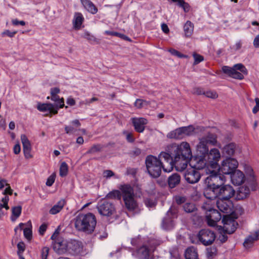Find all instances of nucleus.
I'll return each mask as SVG.
<instances>
[{
  "label": "nucleus",
  "mask_w": 259,
  "mask_h": 259,
  "mask_svg": "<svg viewBox=\"0 0 259 259\" xmlns=\"http://www.w3.org/2000/svg\"><path fill=\"white\" fill-rule=\"evenodd\" d=\"M68 171V167L67 163L65 162H63L60 167V176L62 177H65Z\"/></svg>",
  "instance_id": "nucleus-43"
},
{
  "label": "nucleus",
  "mask_w": 259,
  "mask_h": 259,
  "mask_svg": "<svg viewBox=\"0 0 259 259\" xmlns=\"http://www.w3.org/2000/svg\"><path fill=\"white\" fill-rule=\"evenodd\" d=\"M134 105L138 108H142L148 105V102L142 99H137Z\"/></svg>",
  "instance_id": "nucleus-48"
},
{
  "label": "nucleus",
  "mask_w": 259,
  "mask_h": 259,
  "mask_svg": "<svg viewBox=\"0 0 259 259\" xmlns=\"http://www.w3.org/2000/svg\"><path fill=\"white\" fill-rule=\"evenodd\" d=\"M9 200V198L8 196H5L1 200L2 203H0V218L5 214V212L4 209H5L6 210L9 209L8 205Z\"/></svg>",
  "instance_id": "nucleus-36"
},
{
  "label": "nucleus",
  "mask_w": 259,
  "mask_h": 259,
  "mask_svg": "<svg viewBox=\"0 0 259 259\" xmlns=\"http://www.w3.org/2000/svg\"><path fill=\"white\" fill-rule=\"evenodd\" d=\"M168 153L161 152L158 155V159L163 163V170L165 172H169L173 169L175 165V158L171 153Z\"/></svg>",
  "instance_id": "nucleus-10"
},
{
  "label": "nucleus",
  "mask_w": 259,
  "mask_h": 259,
  "mask_svg": "<svg viewBox=\"0 0 259 259\" xmlns=\"http://www.w3.org/2000/svg\"><path fill=\"white\" fill-rule=\"evenodd\" d=\"M120 189L126 207L130 210H134L137 207V203L134 199L133 188L129 185H124L121 186Z\"/></svg>",
  "instance_id": "nucleus-6"
},
{
  "label": "nucleus",
  "mask_w": 259,
  "mask_h": 259,
  "mask_svg": "<svg viewBox=\"0 0 259 259\" xmlns=\"http://www.w3.org/2000/svg\"><path fill=\"white\" fill-rule=\"evenodd\" d=\"M217 253V249L214 247L207 248L206 250V255L209 259H212Z\"/></svg>",
  "instance_id": "nucleus-49"
},
{
  "label": "nucleus",
  "mask_w": 259,
  "mask_h": 259,
  "mask_svg": "<svg viewBox=\"0 0 259 259\" xmlns=\"http://www.w3.org/2000/svg\"><path fill=\"white\" fill-rule=\"evenodd\" d=\"M180 176L176 173L169 177L168 179V184L170 188H174L180 184Z\"/></svg>",
  "instance_id": "nucleus-29"
},
{
  "label": "nucleus",
  "mask_w": 259,
  "mask_h": 259,
  "mask_svg": "<svg viewBox=\"0 0 259 259\" xmlns=\"http://www.w3.org/2000/svg\"><path fill=\"white\" fill-rule=\"evenodd\" d=\"M222 71L224 73L235 79H242L244 78L243 75L238 71H235L233 67L225 66L222 67Z\"/></svg>",
  "instance_id": "nucleus-25"
},
{
  "label": "nucleus",
  "mask_w": 259,
  "mask_h": 259,
  "mask_svg": "<svg viewBox=\"0 0 259 259\" xmlns=\"http://www.w3.org/2000/svg\"><path fill=\"white\" fill-rule=\"evenodd\" d=\"M145 163L147 171L151 177L156 178L160 176L161 168H163V163L156 157L151 155L147 156Z\"/></svg>",
  "instance_id": "nucleus-5"
},
{
  "label": "nucleus",
  "mask_w": 259,
  "mask_h": 259,
  "mask_svg": "<svg viewBox=\"0 0 259 259\" xmlns=\"http://www.w3.org/2000/svg\"><path fill=\"white\" fill-rule=\"evenodd\" d=\"M183 209L187 213L195 212L197 208L194 203H186L183 206Z\"/></svg>",
  "instance_id": "nucleus-40"
},
{
  "label": "nucleus",
  "mask_w": 259,
  "mask_h": 259,
  "mask_svg": "<svg viewBox=\"0 0 259 259\" xmlns=\"http://www.w3.org/2000/svg\"><path fill=\"white\" fill-rule=\"evenodd\" d=\"M201 176L200 172L192 168L187 169L184 174V178L185 180L190 184H195L197 183Z\"/></svg>",
  "instance_id": "nucleus-14"
},
{
  "label": "nucleus",
  "mask_w": 259,
  "mask_h": 259,
  "mask_svg": "<svg viewBox=\"0 0 259 259\" xmlns=\"http://www.w3.org/2000/svg\"><path fill=\"white\" fill-rule=\"evenodd\" d=\"M80 243L75 240H67V252L70 254L76 253L79 251Z\"/></svg>",
  "instance_id": "nucleus-26"
},
{
  "label": "nucleus",
  "mask_w": 259,
  "mask_h": 259,
  "mask_svg": "<svg viewBox=\"0 0 259 259\" xmlns=\"http://www.w3.org/2000/svg\"><path fill=\"white\" fill-rule=\"evenodd\" d=\"M176 214H173L171 210H169L166 214V216L163 219L162 223V227L164 229L170 230L174 227V221L172 218L175 217Z\"/></svg>",
  "instance_id": "nucleus-23"
},
{
  "label": "nucleus",
  "mask_w": 259,
  "mask_h": 259,
  "mask_svg": "<svg viewBox=\"0 0 259 259\" xmlns=\"http://www.w3.org/2000/svg\"><path fill=\"white\" fill-rule=\"evenodd\" d=\"M131 120L136 132L138 133L144 132L145 128V125L148 123L147 120L146 118L143 117H133Z\"/></svg>",
  "instance_id": "nucleus-21"
},
{
  "label": "nucleus",
  "mask_w": 259,
  "mask_h": 259,
  "mask_svg": "<svg viewBox=\"0 0 259 259\" xmlns=\"http://www.w3.org/2000/svg\"><path fill=\"white\" fill-rule=\"evenodd\" d=\"M216 205L218 209L224 213H230L232 211V203L230 200L218 198Z\"/></svg>",
  "instance_id": "nucleus-17"
},
{
  "label": "nucleus",
  "mask_w": 259,
  "mask_h": 259,
  "mask_svg": "<svg viewBox=\"0 0 259 259\" xmlns=\"http://www.w3.org/2000/svg\"><path fill=\"white\" fill-rule=\"evenodd\" d=\"M21 140L23 145V151L25 157L27 159L31 158L32 156L31 154V145L30 141L25 135H21Z\"/></svg>",
  "instance_id": "nucleus-20"
},
{
  "label": "nucleus",
  "mask_w": 259,
  "mask_h": 259,
  "mask_svg": "<svg viewBox=\"0 0 259 259\" xmlns=\"http://www.w3.org/2000/svg\"><path fill=\"white\" fill-rule=\"evenodd\" d=\"M238 163L237 161L232 158H228L224 160L219 167V170L225 175L232 174L237 167Z\"/></svg>",
  "instance_id": "nucleus-9"
},
{
  "label": "nucleus",
  "mask_w": 259,
  "mask_h": 259,
  "mask_svg": "<svg viewBox=\"0 0 259 259\" xmlns=\"http://www.w3.org/2000/svg\"><path fill=\"white\" fill-rule=\"evenodd\" d=\"M65 203L64 200H60L50 210V213L52 214H55L59 212L64 207Z\"/></svg>",
  "instance_id": "nucleus-34"
},
{
  "label": "nucleus",
  "mask_w": 259,
  "mask_h": 259,
  "mask_svg": "<svg viewBox=\"0 0 259 259\" xmlns=\"http://www.w3.org/2000/svg\"><path fill=\"white\" fill-rule=\"evenodd\" d=\"M71 123L74 126L72 125H66L65 127L66 133L69 135L74 134L78 131L77 128L79 127L81 125L78 119H75L72 121Z\"/></svg>",
  "instance_id": "nucleus-27"
},
{
  "label": "nucleus",
  "mask_w": 259,
  "mask_h": 259,
  "mask_svg": "<svg viewBox=\"0 0 259 259\" xmlns=\"http://www.w3.org/2000/svg\"><path fill=\"white\" fill-rule=\"evenodd\" d=\"M105 34H107V35H110L118 36L120 37L123 38L125 39H127V40H130L129 38H128V37L127 36H125L124 35L121 34L119 33L116 32L110 31L107 30V31H105Z\"/></svg>",
  "instance_id": "nucleus-52"
},
{
  "label": "nucleus",
  "mask_w": 259,
  "mask_h": 259,
  "mask_svg": "<svg viewBox=\"0 0 259 259\" xmlns=\"http://www.w3.org/2000/svg\"><path fill=\"white\" fill-rule=\"evenodd\" d=\"M215 237L214 233L208 229L200 230L198 235L199 240L205 246L211 244L214 242Z\"/></svg>",
  "instance_id": "nucleus-11"
},
{
  "label": "nucleus",
  "mask_w": 259,
  "mask_h": 259,
  "mask_svg": "<svg viewBox=\"0 0 259 259\" xmlns=\"http://www.w3.org/2000/svg\"><path fill=\"white\" fill-rule=\"evenodd\" d=\"M137 253L139 259H146L149 257V250L146 246H143L138 249Z\"/></svg>",
  "instance_id": "nucleus-33"
},
{
  "label": "nucleus",
  "mask_w": 259,
  "mask_h": 259,
  "mask_svg": "<svg viewBox=\"0 0 259 259\" xmlns=\"http://www.w3.org/2000/svg\"><path fill=\"white\" fill-rule=\"evenodd\" d=\"M231 175V181L234 185H240L244 182L245 177L243 172L240 170H235Z\"/></svg>",
  "instance_id": "nucleus-24"
},
{
  "label": "nucleus",
  "mask_w": 259,
  "mask_h": 259,
  "mask_svg": "<svg viewBox=\"0 0 259 259\" xmlns=\"http://www.w3.org/2000/svg\"><path fill=\"white\" fill-rule=\"evenodd\" d=\"M193 24L190 21H187L184 26L185 36L187 37L190 36L193 32Z\"/></svg>",
  "instance_id": "nucleus-38"
},
{
  "label": "nucleus",
  "mask_w": 259,
  "mask_h": 259,
  "mask_svg": "<svg viewBox=\"0 0 259 259\" xmlns=\"http://www.w3.org/2000/svg\"><path fill=\"white\" fill-rule=\"evenodd\" d=\"M219 230H220V234L219 236L218 239L222 243H224L227 240L228 236L226 235V234H228V233H226L225 231H223V230L221 229L220 228L219 229Z\"/></svg>",
  "instance_id": "nucleus-51"
},
{
  "label": "nucleus",
  "mask_w": 259,
  "mask_h": 259,
  "mask_svg": "<svg viewBox=\"0 0 259 259\" xmlns=\"http://www.w3.org/2000/svg\"><path fill=\"white\" fill-rule=\"evenodd\" d=\"M166 137L168 139H182L184 138L181 127L178 128L168 133Z\"/></svg>",
  "instance_id": "nucleus-30"
},
{
  "label": "nucleus",
  "mask_w": 259,
  "mask_h": 259,
  "mask_svg": "<svg viewBox=\"0 0 259 259\" xmlns=\"http://www.w3.org/2000/svg\"><path fill=\"white\" fill-rule=\"evenodd\" d=\"M224 222V227L222 228L220 227V229L225 231L229 234L233 233L238 226L237 223L231 219H228L227 220L224 219L223 220Z\"/></svg>",
  "instance_id": "nucleus-18"
},
{
  "label": "nucleus",
  "mask_w": 259,
  "mask_h": 259,
  "mask_svg": "<svg viewBox=\"0 0 259 259\" xmlns=\"http://www.w3.org/2000/svg\"><path fill=\"white\" fill-rule=\"evenodd\" d=\"M245 172L249 181L248 184L250 188L246 185L240 187L238 191V197L239 199H244L247 197L250 190L255 191L256 189L257 183L256 182L255 177L252 168L247 166L245 167Z\"/></svg>",
  "instance_id": "nucleus-4"
},
{
  "label": "nucleus",
  "mask_w": 259,
  "mask_h": 259,
  "mask_svg": "<svg viewBox=\"0 0 259 259\" xmlns=\"http://www.w3.org/2000/svg\"><path fill=\"white\" fill-rule=\"evenodd\" d=\"M141 153V150L140 149L138 148H135L133 150L130 151V155L132 156H139Z\"/></svg>",
  "instance_id": "nucleus-62"
},
{
  "label": "nucleus",
  "mask_w": 259,
  "mask_h": 259,
  "mask_svg": "<svg viewBox=\"0 0 259 259\" xmlns=\"http://www.w3.org/2000/svg\"><path fill=\"white\" fill-rule=\"evenodd\" d=\"M217 142L214 136L211 134L199 139V143L196 146L197 152L202 155L205 156L208 152V144L214 145Z\"/></svg>",
  "instance_id": "nucleus-8"
},
{
  "label": "nucleus",
  "mask_w": 259,
  "mask_h": 259,
  "mask_svg": "<svg viewBox=\"0 0 259 259\" xmlns=\"http://www.w3.org/2000/svg\"><path fill=\"white\" fill-rule=\"evenodd\" d=\"M184 138L186 136H191L194 133L195 128L193 125L181 127Z\"/></svg>",
  "instance_id": "nucleus-39"
},
{
  "label": "nucleus",
  "mask_w": 259,
  "mask_h": 259,
  "mask_svg": "<svg viewBox=\"0 0 259 259\" xmlns=\"http://www.w3.org/2000/svg\"><path fill=\"white\" fill-rule=\"evenodd\" d=\"M51 100L55 101L56 103L54 105H58V108H62L64 106V100L63 98L60 99L57 95H51Z\"/></svg>",
  "instance_id": "nucleus-44"
},
{
  "label": "nucleus",
  "mask_w": 259,
  "mask_h": 259,
  "mask_svg": "<svg viewBox=\"0 0 259 259\" xmlns=\"http://www.w3.org/2000/svg\"><path fill=\"white\" fill-rule=\"evenodd\" d=\"M83 21V17L80 13H75L73 20V27L75 29L80 28Z\"/></svg>",
  "instance_id": "nucleus-31"
},
{
  "label": "nucleus",
  "mask_w": 259,
  "mask_h": 259,
  "mask_svg": "<svg viewBox=\"0 0 259 259\" xmlns=\"http://www.w3.org/2000/svg\"><path fill=\"white\" fill-rule=\"evenodd\" d=\"M205 209L208 211L210 212L209 214H208V216L213 219L217 221H219L221 219V214L218 212V210L214 209L213 208L210 207L209 206H207L206 205L205 206Z\"/></svg>",
  "instance_id": "nucleus-37"
},
{
  "label": "nucleus",
  "mask_w": 259,
  "mask_h": 259,
  "mask_svg": "<svg viewBox=\"0 0 259 259\" xmlns=\"http://www.w3.org/2000/svg\"><path fill=\"white\" fill-rule=\"evenodd\" d=\"M103 147L101 145H95L93 146L88 151V154H95L101 151Z\"/></svg>",
  "instance_id": "nucleus-46"
},
{
  "label": "nucleus",
  "mask_w": 259,
  "mask_h": 259,
  "mask_svg": "<svg viewBox=\"0 0 259 259\" xmlns=\"http://www.w3.org/2000/svg\"><path fill=\"white\" fill-rule=\"evenodd\" d=\"M82 37L91 42H95L97 40L96 37L88 31H85L82 35Z\"/></svg>",
  "instance_id": "nucleus-50"
},
{
  "label": "nucleus",
  "mask_w": 259,
  "mask_h": 259,
  "mask_svg": "<svg viewBox=\"0 0 259 259\" xmlns=\"http://www.w3.org/2000/svg\"><path fill=\"white\" fill-rule=\"evenodd\" d=\"M99 213L104 216H110L115 211V207L112 203L105 200L101 201L97 205Z\"/></svg>",
  "instance_id": "nucleus-12"
},
{
  "label": "nucleus",
  "mask_w": 259,
  "mask_h": 259,
  "mask_svg": "<svg viewBox=\"0 0 259 259\" xmlns=\"http://www.w3.org/2000/svg\"><path fill=\"white\" fill-rule=\"evenodd\" d=\"M107 199L120 200L121 195L120 192L118 190H113L109 192L106 196Z\"/></svg>",
  "instance_id": "nucleus-41"
},
{
  "label": "nucleus",
  "mask_w": 259,
  "mask_h": 259,
  "mask_svg": "<svg viewBox=\"0 0 259 259\" xmlns=\"http://www.w3.org/2000/svg\"><path fill=\"white\" fill-rule=\"evenodd\" d=\"M185 258L186 259H198L196 249L193 246L188 248L185 252Z\"/></svg>",
  "instance_id": "nucleus-32"
},
{
  "label": "nucleus",
  "mask_w": 259,
  "mask_h": 259,
  "mask_svg": "<svg viewBox=\"0 0 259 259\" xmlns=\"http://www.w3.org/2000/svg\"><path fill=\"white\" fill-rule=\"evenodd\" d=\"M49 252V248L48 247H44L41 250V259H47Z\"/></svg>",
  "instance_id": "nucleus-57"
},
{
  "label": "nucleus",
  "mask_w": 259,
  "mask_h": 259,
  "mask_svg": "<svg viewBox=\"0 0 259 259\" xmlns=\"http://www.w3.org/2000/svg\"><path fill=\"white\" fill-rule=\"evenodd\" d=\"M168 52L172 55L177 56L179 58H184L186 57V56L182 54H181L179 51L175 50L174 49H170L168 50Z\"/></svg>",
  "instance_id": "nucleus-54"
},
{
  "label": "nucleus",
  "mask_w": 259,
  "mask_h": 259,
  "mask_svg": "<svg viewBox=\"0 0 259 259\" xmlns=\"http://www.w3.org/2000/svg\"><path fill=\"white\" fill-rule=\"evenodd\" d=\"M259 239V231L249 235L243 242V246L245 248L248 249L253 246L254 243Z\"/></svg>",
  "instance_id": "nucleus-22"
},
{
  "label": "nucleus",
  "mask_w": 259,
  "mask_h": 259,
  "mask_svg": "<svg viewBox=\"0 0 259 259\" xmlns=\"http://www.w3.org/2000/svg\"><path fill=\"white\" fill-rule=\"evenodd\" d=\"M168 148L175 158V166L177 169L182 170L185 169L189 159L192 156L189 144L183 142L180 145L172 144Z\"/></svg>",
  "instance_id": "nucleus-1"
},
{
  "label": "nucleus",
  "mask_w": 259,
  "mask_h": 259,
  "mask_svg": "<svg viewBox=\"0 0 259 259\" xmlns=\"http://www.w3.org/2000/svg\"><path fill=\"white\" fill-rule=\"evenodd\" d=\"M207 173L209 175L204 180L205 187L204 189V196L207 198L209 195H214L213 192L219 188L226 181L224 176L215 170L208 169Z\"/></svg>",
  "instance_id": "nucleus-2"
},
{
  "label": "nucleus",
  "mask_w": 259,
  "mask_h": 259,
  "mask_svg": "<svg viewBox=\"0 0 259 259\" xmlns=\"http://www.w3.org/2000/svg\"><path fill=\"white\" fill-rule=\"evenodd\" d=\"M17 247H18V254H20V253H22L24 250H25V244L23 242H21L18 243L17 244Z\"/></svg>",
  "instance_id": "nucleus-63"
},
{
  "label": "nucleus",
  "mask_w": 259,
  "mask_h": 259,
  "mask_svg": "<svg viewBox=\"0 0 259 259\" xmlns=\"http://www.w3.org/2000/svg\"><path fill=\"white\" fill-rule=\"evenodd\" d=\"M55 175L53 174L51 175L47 179L46 182V185L48 186H51L55 182Z\"/></svg>",
  "instance_id": "nucleus-59"
},
{
  "label": "nucleus",
  "mask_w": 259,
  "mask_h": 259,
  "mask_svg": "<svg viewBox=\"0 0 259 259\" xmlns=\"http://www.w3.org/2000/svg\"><path fill=\"white\" fill-rule=\"evenodd\" d=\"M206 220L208 225L209 226L214 227L217 225L218 221H215L213 219L211 218L208 215L206 216Z\"/></svg>",
  "instance_id": "nucleus-58"
},
{
  "label": "nucleus",
  "mask_w": 259,
  "mask_h": 259,
  "mask_svg": "<svg viewBox=\"0 0 259 259\" xmlns=\"http://www.w3.org/2000/svg\"><path fill=\"white\" fill-rule=\"evenodd\" d=\"M235 191L233 187L230 185H222L213 192V195H209L207 199L214 200L217 198L230 200L235 195Z\"/></svg>",
  "instance_id": "nucleus-7"
},
{
  "label": "nucleus",
  "mask_w": 259,
  "mask_h": 259,
  "mask_svg": "<svg viewBox=\"0 0 259 259\" xmlns=\"http://www.w3.org/2000/svg\"><path fill=\"white\" fill-rule=\"evenodd\" d=\"M97 224L96 217L92 213H80L74 219V226L79 231L88 234L92 233Z\"/></svg>",
  "instance_id": "nucleus-3"
},
{
  "label": "nucleus",
  "mask_w": 259,
  "mask_h": 259,
  "mask_svg": "<svg viewBox=\"0 0 259 259\" xmlns=\"http://www.w3.org/2000/svg\"><path fill=\"white\" fill-rule=\"evenodd\" d=\"M17 33L16 31L11 32L9 30H6L2 32V35L3 36H8L10 37H13L14 36L15 34Z\"/></svg>",
  "instance_id": "nucleus-60"
},
{
  "label": "nucleus",
  "mask_w": 259,
  "mask_h": 259,
  "mask_svg": "<svg viewBox=\"0 0 259 259\" xmlns=\"http://www.w3.org/2000/svg\"><path fill=\"white\" fill-rule=\"evenodd\" d=\"M67 243L66 240L63 238L57 239L52 242L53 249L58 254L65 253L67 252Z\"/></svg>",
  "instance_id": "nucleus-15"
},
{
  "label": "nucleus",
  "mask_w": 259,
  "mask_h": 259,
  "mask_svg": "<svg viewBox=\"0 0 259 259\" xmlns=\"http://www.w3.org/2000/svg\"><path fill=\"white\" fill-rule=\"evenodd\" d=\"M81 3L84 8L92 14H95L98 12V9L95 5L90 0H80Z\"/></svg>",
  "instance_id": "nucleus-28"
},
{
  "label": "nucleus",
  "mask_w": 259,
  "mask_h": 259,
  "mask_svg": "<svg viewBox=\"0 0 259 259\" xmlns=\"http://www.w3.org/2000/svg\"><path fill=\"white\" fill-rule=\"evenodd\" d=\"M207 162L212 167L218 166V162L221 158V153L217 148H212L205 155Z\"/></svg>",
  "instance_id": "nucleus-13"
},
{
  "label": "nucleus",
  "mask_w": 259,
  "mask_h": 259,
  "mask_svg": "<svg viewBox=\"0 0 259 259\" xmlns=\"http://www.w3.org/2000/svg\"><path fill=\"white\" fill-rule=\"evenodd\" d=\"M23 232L25 237L28 240H30L32 238L31 229L30 228H26L24 229Z\"/></svg>",
  "instance_id": "nucleus-53"
},
{
  "label": "nucleus",
  "mask_w": 259,
  "mask_h": 259,
  "mask_svg": "<svg viewBox=\"0 0 259 259\" xmlns=\"http://www.w3.org/2000/svg\"><path fill=\"white\" fill-rule=\"evenodd\" d=\"M37 109L41 112H47V115L49 114H56L58 113V105L50 103H38L37 105Z\"/></svg>",
  "instance_id": "nucleus-16"
},
{
  "label": "nucleus",
  "mask_w": 259,
  "mask_h": 259,
  "mask_svg": "<svg viewBox=\"0 0 259 259\" xmlns=\"http://www.w3.org/2000/svg\"><path fill=\"white\" fill-rule=\"evenodd\" d=\"M22 211V207L21 206H14L12 208V215L15 217L14 218L12 216L11 220L12 221H15L21 214Z\"/></svg>",
  "instance_id": "nucleus-42"
},
{
  "label": "nucleus",
  "mask_w": 259,
  "mask_h": 259,
  "mask_svg": "<svg viewBox=\"0 0 259 259\" xmlns=\"http://www.w3.org/2000/svg\"><path fill=\"white\" fill-rule=\"evenodd\" d=\"M204 95H205L206 97L211 99H216L218 97V95L215 92L210 91L205 92Z\"/></svg>",
  "instance_id": "nucleus-55"
},
{
  "label": "nucleus",
  "mask_w": 259,
  "mask_h": 259,
  "mask_svg": "<svg viewBox=\"0 0 259 259\" xmlns=\"http://www.w3.org/2000/svg\"><path fill=\"white\" fill-rule=\"evenodd\" d=\"M234 69H235V71H238V70L240 71L242 73L244 74H247V71L245 66L241 64H237L234 65L233 66Z\"/></svg>",
  "instance_id": "nucleus-47"
},
{
  "label": "nucleus",
  "mask_w": 259,
  "mask_h": 259,
  "mask_svg": "<svg viewBox=\"0 0 259 259\" xmlns=\"http://www.w3.org/2000/svg\"><path fill=\"white\" fill-rule=\"evenodd\" d=\"M207 161L205 156H200L195 157L191 159L190 165L192 168L195 169H201L203 168L206 164Z\"/></svg>",
  "instance_id": "nucleus-19"
},
{
  "label": "nucleus",
  "mask_w": 259,
  "mask_h": 259,
  "mask_svg": "<svg viewBox=\"0 0 259 259\" xmlns=\"http://www.w3.org/2000/svg\"><path fill=\"white\" fill-rule=\"evenodd\" d=\"M193 56L194 58V64L195 65L198 64L203 60V57L200 55L194 53Z\"/></svg>",
  "instance_id": "nucleus-56"
},
{
  "label": "nucleus",
  "mask_w": 259,
  "mask_h": 259,
  "mask_svg": "<svg viewBox=\"0 0 259 259\" xmlns=\"http://www.w3.org/2000/svg\"><path fill=\"white\" fill-rule=\"evenodd\" d=\"M255 102L256 105L252 109V112L253 113H256L259 111V98H256L255 99Z\"/></svg>",
  "instance_id": "nucleus-64"
},
{
  "label": "nucleus",
  "mask_w": 259,
  "mask_h": 259,
  "mask_svg": "<svg viewBox=\"0 0 259 259\" xmlns=\"http://www.w3.org/2000/svg\"><path fill=\"white\" fill-rule=\"evenodd\" d=\"M236 146L234 143H229L223 148V153L227 156L233 155L235 152Z\"/></svg>",
  "instance_id": "nucleus-35"
},
{
  "label": "nucleus",
  "mask_w": 259,
  "mask_h": 259,
  "mask_svg": "<svg viewBox=\"0 0 259 259\" xmlns=\"http://www.w3.org/2000/svg\"><path fill=\"white\" fill-rule=\"evenodd\" d=\"M103 177L106 179L110 178L114 175V173L111 170H105L103 173Z\"/></svg>",
  "instance_id": "nucleus-61"
},
{
  "label": "nucleus",
  "mask_w": 259,
  "mask_h": 259,
  "mask_svg": "<svg viewBox=\"0 0 259 259\" xmlns=\"http://www.w3.org/2000/svg\"><path fill=\"white\" fill-rule=\"evenodd\" d=\"M173 2H177L179 6L183 8L184 11L187 12L189 11V5L188 3L185 2L184 0H171Z\"/></svg>",
  "instance_id": "nucleus-45"
}]
</instances>
